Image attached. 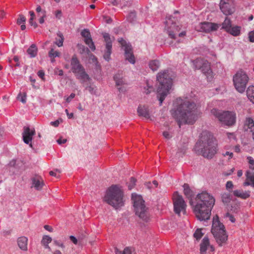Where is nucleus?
Returning a JSON list of instances; mask_svg holds the SVG:
<instances>
[{"label": "nucleus", "mask_w": 254, "mask_h": 254, "mask_svg": "<svg viewBox=\"0 0 254 254\" xmlns=\"http://www.w3.org/2000/svg\"><path fill=\"white\" fill-rule=\"evenodd\" d=\"M52 239L48 235H44L41 241V245L45 249H48L49 251H51V248L49 247V244L51 243Z\"/></svg>", "instance_id": "nucleus-25"}, {"label": "nucleus", "mask_w": 254, "mask_h": 254, "mask_svg": "<svg viewBox=\"0 0 254 254\" xmlns=\"http://www.w3.org/2000/svg\"><path fill=\"white\" fill-rule=\"evenodd\" d=\"M38 49L36 46L32 44L28 49L27 52L31 58L36 57L37 54Z\"/></svg>", "instance_id": "nucleus-28"}, {"label": "nucleus", "mask_w": 254, "mask_h": 254, "mask_svg": "<svg viewBox=\"0 0 254 254\" xmlns=\"http://www.w3.org/2000/svg\"><path fill=\"white\" fill-rule=\"evenodd\" d=\"M136 180L134 178H131L130 181L127 183L128 190H131L134 188L135 185Z\"/></svg>", "instance_id": "nucleus-43"}, {"label": "nucleus", "mask_w": 254, "mask_h": 254, "mask_svg": "<svg viewBox=\"0 0 254 254\" xmlns=\"http://www.w3.org/2000/svg\"><path fill=\"white\" fill-rule=\"evenodd\" d=\"M244 128L247 131H254V122L251 118H247L245 121Z\"/></svg>", "instance_id": "nucleus-24"}, {"label": "nucleus", "mask_w": 254, "mask_h": 254, "mask_svg": "<svg viewBox=\"0 0 254 254\" xmlns=\"http://www.w3.org/2000/svg\"><path fill=\"white\" fill-rule=\"evenodd\" d=\"M26 21V18L23 15H19V17L17 20V23L19 25L21 24H25Z\"/></svg>", "instance_id": "nucleus-46"}, {"label": "nucleus", "mask_w": 254, "mask_h": 254, "mask_svg": "<svg viewBox=\"0 0 254 254\" xmlns=\"http://www.w3.org/2000/svg\"><path fill=\"white\" fill-rule=\"evenodd\" d=\"M160 65V62L157 60H152L149 63V66L153 71L157 70L159 68Z\"/></svg>", "instance_id": "nucleus-30"}, {"label": "nucleus", "mask_w": 254, "mask_h": 254, "mask_svg": "<svg viewBox=\"0 0 254 254\" xmlns=\"http://www.w3.org/2000/svg\"><path fill=\"white\" fill-rule=\"evenodd\" d=\"M131 198L136 214L143 220L147 221L148 219L147 209L144 204V201L142 197L136 194H132Z\"/></svg>", "instance_id": "nucleus-9"}, {"label": "nucleus", "mask_w": 254, "mask_h": 254, "mask_svg": "<svg viewBox=\"0 0 254 254\" xmlns=\"http://www.w3.org/2000/svg\"><path fill=\"white\" fill-rule=\"evenodd\" d=\"M59 38H56L55 44H56L58 47H62L63 45L64 38L63 34L59 32L57 34Z\"/></svg>", "instance_id": "nucleus-34"}, {"label": "nucleus", "mask_w": 254, "mask_h": 254, "mask_svg": "<svg viewBox=\"0 0 254 254\" xmlns=\"http://www.w3.org/2000/svg\"><path fill=\"white\" fill-rule=\"evenodd\" d=\"M248 80V75L242 70L237 71L233 77L234 86L240 93H243L245 91Z\"/></svg>", "instance_id": "nucleus-10"}, {"label": "nucleus", "mask_w": 254, "mask_h": 254, "mask_svg": "<svg viewBox=\"0 0 254 254\" xmlns=\"http://www.w3.org/2000/svg\"><path fill=\"white\" fill-rule=\"evenodd\" d=\"M78 49L80 54L86 53L87 54H89L90 51L88 48L84 46L82 44H78L77 45Z\"/></svg>", "instance_id": "nucleus-36"}, {"label": "nucleus", "mask_w": 254, "mask_h": 254, "mask_svg": "<svg viewBox=\"0 0 254 254\" xmlns=\"http://www.w3.org/2000/svg\"><path fill=\"white\" fill-rule=\"evenodd\" d=\"M217 144L213 135L208 131H203L195 146L197 152L204 157L211 158L216 153Z\"/></svg>", "instance_id": "nucleus-3"}, {"label": "nucleus", "mask_w": 254, "mask_h": 254, "mask_svg": "<svg viewBox=\"0 0 254 254\" xmlns=\"http://www.w3.org/2000/svg\"><path fill=\"white\" fill-rule=\"evenodd\" d=\"M231 21L230 19L226 17L222 23V28L226 31L231 27Z\"/></svg>", "instance_id": "nucleus-35"}, {"label": "nucleus", "mask_w": 254, "mask_h": 254, "mask_svg": "<svg viewBox=\"0 0 254 254\" xmlns=\"http://www.w3.org/2000/svg\"><path fill=\"white\" fill-rule=\"evenodd\" d=\"M195 69H200L207 78L210 81L213 78V73L210 67V64L202 58H197L193 61Z\"/></svg>", "instance_id": "nucleus-11"}, {"label": "nucleus", "mask_w": 254, "mask_h": 254, "mask_svg": "<svg viewBox=\"0 0 254 254\" xmlns=\"http://www.w3.org/2000/svg\"><path fill=\"white\" fill-rule=\"evenodd\" d=\"M103 37L104 38L105 41L106 43V48H112V40L110 38V36L108 33H105L103 34Z\"/></svg>", "instance_id": "nucleus-32"}, {"label": "nucleus", "mask_w": 254, "mask_h": 254, "mask_svg": "<svg viewBox=\"0 0 254 254\" xmlns=\"http://www.w3.org/2000/svg\"><path fill=\"white\" fill-rule=\"evenodd\" d=\"M137 113L139 116L143 117L146 119L149 118V114L147 108L144 106H139L138 107Z\"/></svg>", "instance_id": "nucleus-26"}, {"label": "nucleus", "mask_w": 254, "mask_h": 254, "mask_svg": "<svg viewBox=\"0 0 254 254\" xmlns=\"http://www.w3.org/2000/svg\"><path fill=\"white\" fill-rule=\"evenodd\" d=\"M119 42L121 44L122 47L124 48L126 59L130 64H134L135 62V60L132 53L131 45L129 43H127L123 38L119 39Z\"/></svg>", "instance_id": "nucleus-14"}, {"label": "nucleus", "mask_w": 254, "mask_h": 254, "mask_svg": "<svg viewBox=\"0 0 254 254\" xmlns=\"http://www.w3.org/2000/svg\"><path fill=\"white\" fill-rule=\"evenodd\" d=\"M244 186H251L254 188V171L248 170L246 172V180L243 184Z\"/></svg>", "instance_id": "nucleus-22"}, {"label": "nucleus", "mask_w": 254, "mask_h": 254, "mask_svg": "<svg viewBox=\"0 0 254 254\" xmlns=\"http://www.w3.org/2000/svg\"><path fill=\"white\" fill-rule=\"evenodd\" d=\"M132 251L131 249L127 247L122 252L121 251H119V250H116V254H131Z\"/></svg>", "instance_id": "nucleus-39"}, {"label": "nucleus", "mask_w": 254, "mask_h": 254, "mask_svg": "<svg viewBox=\"0 0 254 254\" xmlns=\"http://www.w3.org/2000/svg\"><path fill=\"white\" fill-rule=\"evenodd\" d=\"M136 15L134 12H130L127 17V19L128 21L132 22L135 18Z\"/></svg>", "instance_id": "nucleus-48"}, {"label": "nucleus", "mask_w": 254, "mask_h": 254, "mask_svg": "<svg viewBox=\"0 0 254 254\" xmlns=\"http://www.w3.org/2000/svg\"><path fill=\"white\" fill-rule=\"evenodd\" d=\"M249 40L251 42H254V30L249 33Z\"/></svg>", "instance_id": "nucleus-53"}, {"label": "nucleus", "mask_w": 254, "mask_h": 254, "mask_svg": "<svg viewBox=\"0 0 254 254\" xmlns=\"http://www.w3.org/2000/svg\"><path fill=\"white\" fill-rule=\"evenodd\" d=\"M114 79L115 81L116 86H117L122 85L125 84V81L121 74L118 73L116 74L114 76Z\"/></svg>", "instance_id": "nucleus-31"}, {"label": "nucleus", "mask_w": 254, "mask_h": 254, "mask_svg": "<svg viewBox=\"0 0 254 254\" xmlns=\"http://www.w3.org/2000/svg\"><path fill=\"white\" fill-rule=\"evenodd\" d=\"M211 233L217 243L220 246L225 243L227 240L228 236L226 233L224 226L220 222L217 216L213 218Z\"/></svg>", "instance_id": "nucleus-6"}, {"label": "nucleus", "mask_w": 254, "mask_h": 254, "mask_svg": "<svg viewBox=\"0 0 254 254\" xmlns=\"http://www.w3.org/2000/svg\"><path fill=\"white\" fill-rule=\"evenodd\" d=\"M112 52V48H106V51H105L104 55V58L105 60L108 61L110 59V55Z\"/></svg>", "instance_id": "nucleus-42"}, {"label": "nucleus", "mask_w": 254, "mask_h": 254, "mask_svg": "<svg viewBox=\"0 0 254 254\" xmlns=\"http://www.w3.org/2000/svg\"><path fill=\"white\" fill-rule=\"evenodd\" d=\"M29 14L30 15V18L29 19V23L31 26H33L34 28L37 27V24L35 22H33V20L35 18V14L33 11H30Z\"/></svg>", "instance_id": "nucleus-38"}, {"label": "nucleus", "mask_w": 254, "mask_h": 254, "mask_svg": "<svg viewBox=\"0 0 254 254\" xmlns=\"http://www.w3.org/2000/svg\"><path fill=\"white\" fill-rule=\"evenodd\" d=\"M66 142V139H62V138H60L57 140V142L59 144L65 143Z\"/></svg>", "instance_id": "nucleus-62"}, {"label": "nucleus", "mask_w": 254, "mask_h": 254, "mask_svg": "<svg viewBox=\"0 0 254 254\" xmlns=\"http://www.w3.org/2000/svg\"><path fill=\"white\" fill-rule=\"evenodd\" d=\"M247 160L250 165V170L251 171H254V159L251 156L247 157Z\"/></svg>", "instance_id": "nucleus-40"}, {"label": "nucleus", "mask_w": 254, "mask_h": 254, "mask_svg": "<svg viewBox=\"0 0 254 254\" xmlns=\"http://www.w3.org/2000/svg\"><path fill=\"white\" fill-rule=\"evenodd\" d=\"M69 239L74 244L76 245L77 244V240L75 237L70 236Z\"/></svg>", "instance_id": "nucleus-63"}, {"label": "nucleus", "mask_w": 254, "mask_h": 254, "mask_svg": "<svg viewBox=\"0 0 254 254\" xmlns=\"http://www.w3.org/2000/svg\"><path fill=\"white\" fill-rule=\"evenodd\" d=\"M234 0H220V8L226 15L232 14L234 11Z\"/></svg>", "instance_id": "nucleus-15"}, {"label": "nucleus", "mask_w": 254, "mask_h": 254, "mask_svg": "<svg viewBox=\"0 0 254 254\" xmlns=\"http://www.w3.org/2000/svg\"><path fill=\"white\" fill-rule=\"evenodd\" d=\"M235 171V168H233L231 170L228 171H225L223 172V175L224 176H228L229 175H231Z\"/></svg>", "instance_id": "nucleus-52"}, {"label": "nucleus", "mask_w": 254, "mask_h": 254, "mask_svg": "<svg viewBox=\"0 0 254 254\" xmlns=\"http://www.w3.org/2000/svg\"><path fill=\"white\" fill-rule=\"evenodd\" d=\"M104 200L116 209L124 205L123 192L117 185H113L107 190Z\"/></svg>", "instance_id": "nucleus-5"}, {"label": "nucleus", "mask_w": 254, "mask_h": 254, "mask_svg": "<svg viewBox=\"0 0 254 254\" xmlns=\"http://www.w3.org/2000/svg\"><path fill=\"white\" fill-rule=\"evenodd\" d=\"M75 96V94L74 93H71L69 96L67 97L65 99V101L67 103H69L72 99H73Z\"/></svg>", "instance_id": "nucleus-55"}, {"label": "nucleus", "mask_w": 254, "mask_h": 254, "mask_svg": "<svg viewBox=\"0 0 254 254\" xmlns=\"http://www.w3.org/2000/svg\"><path fill=\"white\" fill-rule=\"evenodd\" d=\"M172 116L176 120L179 127L183 124L192 125L200 115L196 104L188 97L177 98L171 110Z\"/></svg>", "instance_id": "nucleus-2"}, {"label": "nucleus", "mask_w": 254, "mask_h": 254, "mask_svg": "<svg viewBox=\"0 0 254 254\" xmlns=\"http://www.w3.org/2000/svg\"><path fill=\"white\" fill-rule=\"evenodd\" d=\"M233 194L242 199H247L250 196V191H244L243 190H236L233 191Z\"/></svg>", "instance_id": "nucleus-23"}, {"label": "nucleus", "mask_w": 254, "mask_h": 254, "mask_svg": "<svg viewBox=\"0 0 254 254\" xmlns=\"http://www.w3.org/2000/svg\"><path fill=\"white\" fill-rule=\"evenodd\" d=\"M222 201L224 203H228L230 201L231 197L229 193H224L222 194Z\"/></svg>", "instance_id": "nucleus-41"}, {"label": "nucleus", "mask_w": 254, "mask_h": 254, "mask_svg": "<svg viewBox=\"0 0 254 254\" xmlns=\"http://www.w3.org/2000/svg\"><path fill=\"white\" fill-rule=\"evenodd\" d=\"M202 229H197L193 234V237L196 240H199L202 237L204 233L202 232Z\"/></svg>", "instance_id": "nucleus-37"}, {"label": "nucleus", "mask_w": 254, "mask_h": 254, "mask_svg": "<svg viewBox=\"0 0 254 254\" xmlns=\"http://www.w3.org/2000/svg\"><path fill=\"white\" fill-rule=\"evenodd\" d=\"M147 88L146 89V87H145L144 89V92L146 94H148L149 93H150L152 90H153V87L152 86H149V84H148V83H147Z\"/></svg>", "instance_id": "nucleus-51"}, {"label": "nucleus", "mask_w": 254, "mask_h": 254, "mask_svg": "<svg viewBox=\"0 0 254 254\" xmlns=\"http://www.w3.org/2000/svg\"><path fill=\"white\" fill-rule=\"evenodd\" d=\"M18 98L19 99L20 101L23 103H25L26 101V98L25 95H21L19 94Z\"/></svg>", "instance_id": "nucleus-57"}, {"label": "nucleus", "mask_w": 254, "mask_h": 254, "mask_svg": "<svg viewBox=\"0 0 254 254\" xmlns=\"http://www.w3.org/2000/svg\"><path fill=\"white\" fill-rule=\"evenodd\" d=\"M220 26V24L209 22L200 23L196 27L198 31L205 33H210L216 31Z\"/></svg>", "instance_id": "nucleus-16"}, {"label": "nucleus", "mask_w": 254, "mask_h": 254, "mask_svg": "<svg viewBox=\"0 0 254 254\" xmlns=\"http://www.w3.org/2000/svg\"><path fill=\"white\" fill-rule=\"evenodd\" d=\"M209 248H210L211 251H214V247L210 245L209 239L207 237H204L200 245V254H205Z\"/></svg>", "instance_id": "nucleus-19"}, {"label": "nucleus", "mask_w": 254, "mask_h": 254, "mask_svg": "<svg viewBox=\"0 0 254 254\" xmlns=\"http://www.w3.org/2000/svg\"><path fill=\"white\" fill-rule=\"evenodd\" d=\"M60 55L61 54L59 52L55 51L53 48H52L49 52V56L51 58L52 63H53L55 61V58L60 57Z\"/></svg>", "instance_id": "nucleus-33"}, {"label": "nucleus", "mask_w": 254, "mask_h": 254, "mask_svg": "<svg viewBox=\"0 0 254 254\" xmlns=\"http://www.w3.org/2000/svg\"><path fill=\"white\" fill-rule=\"evenodd\" d=\"M40 17L39 19V22L40 24H43L45 21V18L46 16V12L45 10L42 11V15H40Z\"/></svg>", "instance_id": "nucleus-47"}, {"label": "nucleus", "mask_w": 254, "mask_h": 254, "mask_svg": "<svg viewBox=\"0 0 254 254\" xmlns=\"http://www.w3.org/2000/svg\"><path fill=\"white\" fill-rule=\"evenodd\" d=\"M81 35L84 38L85 43L88 46L89 48L93 51L96 49L95 46L93 42L91 35L89 30L84 29L81 32Z\"/></svg>", "instance_id": "nucleus-18"}, {"label": "nucleus", "mask_w": 254, "mask_h": 254, "mask_svg": "<svg viewBox=\"0 0 254 254\" xmlns=\"http://www.w3.org/2000/svg\"><path fill=\"white\" fill-rule=\"evenodd\" d=\"M59 124H60V122H59V120H56V121H55L54 122H51L50 123V125L51 126H53L55 127H58Z\"/></svg>", "instance_id": "nucleus-59"}, {"label": "nucleus", "mask_w": 254, "mask_h": 254, "mask_svg": "<svg viewBox=\"0 0 254 254\" xmlns=\"http://www.w3.org/2000/svg\"><path fill=\"white\" fill-rule=\"evenodd\" d=\"M184 193L190 199V202L192 206L193 212L196 217L200 221H205L210 218L211 210L215 204L214 197L206 191L197 194L195 198V202L192 201L193 192L187 184L183 186Z\"/></svg>", "instance_id": "nucleus-1"}, {"label": "nucleus", "mask_w": 254, "mask_h": 254, "mask_svg": "<svg viewBox=\"0 0 254 254\" xmlns=\"http://www.w3.org/2000/svg\"><path fill=\"white\" fill-rule=\"evenodd\" d=\"M37 74L38 76L41 78L42 80H44L45 72L43 70H40L38 71Z\"/></svg>", "instance_id": "nucleus-54"}, {"label": "nucleus", "mask_w": 254, "mask_h": 254, "mask_svg": "<svg viewBox=\"0 0 254 254\" xmlns=\"http://www.w3.org/2000/svg\"><path fill=\"white\" fill-rule=\"evenodd\" d=\"M227 32L234 36H238L240 34L241 27L238 26H231Z\"/></svg>", "instance_id": "nucleus-27"}, {"label": "nucleus", "mask_w": 254, "mask_h": 254, "mask_svg": "<svg viewBox=\"0 0 254 254\" xmlns=\"http://www.w3.org/2000/svg\"><path fill=\"white\" fill-rule=\"evenodd\" d=\"M28 238L25 236L19 237L17 240V243L19 249L26 252L28 250Z\"/></svg>", "instance_id": "nucleus-21"}, {"label": "nucleus", "mask_w": 254, "mask_h": 254, "mask_svg": "<svg viewBox=\"0 0 254 254\" xmlns=\"http://www.w3.org/2000/svg\"><path fill=\"white\" fill-rule=\"evenodd\" d=\"M234 187L232 181H229L227 182L226 184V189L227 190H228L229 192H232V189Z\"/></svg>", "instance_id": "nucleus-45"}, {"label": "nucleus", "mask_w": 254, "mask_h": 254, "mask_svg": "<svg viewBox=\"0 0 254 254\" xmlns=\"http://www.w3.org/2000/svg\"><path fill=\"white\" fill-rule=\"evenodd\" d=\"M165 29L166 30L170 38L174 39L177 38V36L180 37H184L186 35L185 31L179 33L180 28L174 23L171 18H168L165 22Z\"/></svg>", "instance_id": "nucleus-12"}, {"label": "nucleus", "mask_w": 254, "mask_h": 254, "mask_svg": "<svg viewBox=\"0 0 254 254\" xmlns=\"http://www.w3.org/2000/svg\"><path fill=\"white\" fill-rule=\"evenodd\" d=\"M44 185L43 180L41 177L36 176L32 178V187L36 190H41Z\"/></svg>", "instance_id": "nucleus-20"}, {"label": "nucleus", "mask_w": 254, "mask_h": 254, "mask_svg": "<svg viewBox=\"0 0 254 254\" xmlns=\"http://www.w3.org/2000/svg\"><path fill=\"white\" fill-rule=\"evenodd\" d=\"M157 80L159 83L157 89V97L161 105L171 89L172 79L169 75L168 70H165L158 73Z\"/></svg>", "instance_id": "nucleus-4"}, {"label": "nucleus", "mask_w": 254, "mask_h": 254, "mask_svg": "<svg viewBox=\"0 0 254 254\" xmlns=\"http://www.w3.org/2000/svg\"><path fill=\"white\" fill-rule=\"evenodd\" d=\"M211 113L218 121L227 126H232L236 121V114L233 111H223L214 108L211 110Z\"/></svg>", "instance_id": "nucleus-7"}, {"label": "nucleus", "mask_w": 254, "mask_h": 254, "mask_svg": "<svg viewBox=\"0 0 254 254\" xmlns=\"http://www.w3.org/2000/svg\"><path fill=\"white\" fill-rule=\"evenodd\" d=\"M223 155L224 156H228V159H230L233 157V153L232 152L227 151L224 154H223Z\"/></svg>", "instance_id": "nucleus-58"}, {"label": "nucleus", "mask_w": 254, "mask_h": 254, "mask_svg": "<svg viewBox=\"0 0 254 254\" xmlns=\"http://www.w3.org/2000/svg\"><path fill=\"white\" fill-rule=\"evenodd\" d=\"M226 135L230 141H231L232 140H236V136L234 133L227 132Z\"/></svg>", "instance_id": "nucleus-50"}, {"label": "nucleus", "mask_w": 254, "mask_h": 254, "mask_svg": "<svg viewBox=\"0 0 254 254\" xmlns=\"http://www.w3.org/2000/svg\"><path fill=\"white\" fill-rule=\"evenodd\" d=\"M70 65L71 71L74 74L76 78L80 80L82 84L91 80L75 55L72 56L71 59Z\"/></svg>", "instance_id": "nucleus-8"}, {"label": "nucleus", "mask_w": 254, "mask_h": 254, "mask_svg": "<svg viewBox=\"0 0 254 254\" xmlns=\"http://www.w3.org/2000/svg\"><path fill=\"white\" fill-rule=\"evenodd\" d=\"M65 112L68 119H71L73 117V114L72 113H69L67 109H66Z\"/></svg>", "instance_id": "nucleus-64"}, {"label": "nucleus", "mask_w": 254, "mask_h": 254, "mask_svg": "<svg viewBox=\"0 0 254 254\" xmlns=\"http://www.w3.org/2000/svg\"><path fill=\"white\" fill-rule=\"evenodd\" d=\"M88 55L89 56V60L92 63H94L95 64H97L98 62H97V59L96 58V57L93 54H90V53H89V54H88Z\"/></svg>", "instance_id": "nucleus-49"}, {"label": "nucleus", "mask_w": 254, "mask_h": 254, "mask_svg": "<svg viewBox=\"0 0 254 254\" xmlns=\"http://www.w3.org/2000/svg\"><path fill=\"white\" fill-rule=\"evenodd\" d=\"M35 133L34 128H30L28 127H24L23 128V132L22 133V137L23 141L27 144H29L31 147H32L31 141L33 136Z\"/></svg>", "instance_id": "nucleus-17"}, {"label": "nucleus", "mask_w": 254, "mask_h": 254, "mask_svg": "<svg viewBox=\"0 0 254 254\" xmlns=\"http://www.w3.org/2000/svg\"><path fill=\"white\" fill-rule=\"evenodd\" d=\"M172 199L175 213L179 215L181 212L185 213L187 205L182 196L176 191L173 194Z\"/></svg>", "instance_id": "nucleus-13"}, {"label": "nucleus", "mask_w": 254, "mask_h": 254, "mask_svg": "<svg viewBox=\"0 0 254 254\" xmlns=\"http://www.w3.org/2000/svg\"><path fill=\"white\" fill-rule=\"evenodd\" d=\"M85 89L88 90L91 94H95L96 92V87L92 85H90L86 87Z\"/></svg>", "instance_id": "nucleus-44"}, {"label": "nucleus", "mask_w": 254, "mask_h": 254, "mask_svg": "<svg viewBox=\"0 0 254 254\" xmlns=\"http://www.w3.org/2000/svg\"><path fill=\"white\" fill-rule=\"evenodd\" d=\"M44 228L45 230H46L50 232H52L53 231V228L49 225H46L44 226Z\"/></svg>", "instance_id": "nucleus-61"}, {"label": "nucleus", "mask_w": 254, "mask_h": 254, "mask_svg": "<svg viewBox=\"0 0 254 254\" xmlns=\"http://www.w3.org/2000/svg\"><path fill=\"white\" fill-rule=\"evenodd\" d=\"M55 16L57 18L60 19L62 16V11L60 10H58L55 11Z\"/></svg>", "instance_id": "nucleus-60"}, {"label": "nucleus", "mask_w": 254, "mask_h": 254, "mask_svg": "<svg viewBox=\"0 0 254 254\" xmlns=\"http://www.w3.org/2000/svg\"><path fill=\"white\" fill-rule=\"evenodd\" d=\"M247 95L248 99L254 104V86H250L247 90Z\"/></svg>", "instance_id": "nucleus-29"}, {"label": "nucleus", "mask_w": 254, "mask_h": 254, "mask_svg": "<svg viewBox=\"0 0 254 254\" xmlns=\"http://www.w3.org/2000/svg\"><path fill=\"white\" fill-rule=\"evenodd\" d=\"M163 135L166 139H170L172 137V135L168 131H164Z\"/></svg>", "instance_id": "nucleus-56"}]
</instances>
